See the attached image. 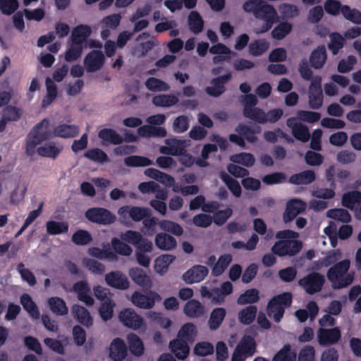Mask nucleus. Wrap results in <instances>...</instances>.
I'll return each instance as SVG.
<instances>
[{
  "mask_svg": "<svg viewBox=\"0 0 361 361\" xmlns=\"http://www.w3.org/2000/svg\"><path fill=\"white\" fill-rule=\"evenodd\" d=\"M243 9L258 20L259 24L255 27L257 34L268 31L278 18L274 7L263 0H247L243 4Z\"/></svg>",
  "mask_w": 361,
  "mask_h": 361,
  "instance_id": "obj_1",
  "label": "nucleus"
},
{
  "mask_svg": "<svg viewBox=\"0 0 361 361\" xmlns=\"http://www.w3.org/2000/svg\"><path fill=\"white\" fill-rule=\"evenodd\" d=\"M321 115L318 112L300 111L297 117L289 118L287 121L288 127L291 130L293 135L298 140L306 142L310 139V133L307 127L301 121L314 123L318 121Z\"/></svg>",
  "mask_w": 361,
  "mask_h": 361,
  "instance_id": "obj_2",
  "label": "nucleus"
},
{
  "mask_svg": "<svg viewBox=\"0 0 361 361\" xmlns=\"http://www.w3.org/2000/svg\"><path fill=\"white\" fill-rule=\"evenodd\" d=\"M350 261L345 259L329 269L326 276L334 288H343L353 283L355 274L350 271Z\"/></svg>",
  "mask_w": 361,
  "mask_h": 361,
  "instance_id": "obj_3",
  "label": "nucleus"
},
{
  "mask_svg": "<svg viewBox=\"0 0 361 361\" xmlns=\"http://www.w3.org/2000/svg\"><path fill=\"white\" fill-rule=\"evenodd\" d=\"M121 240L137 247L136 258L137 262L142 267H149L151 257L147 255L152 250V243L142 238V236L136 232L128 231L121 235Z\"/></svg>",
  "mask_w": 361,
  "mask_h": 361,
  "instance_id": "obj_4",
  "label": "nucleus"
},
{
  "mask_svg": "<svg viewBox=\"0 0 361 361\" xmlns=\"http://www.w3.org/2000/svg\"><path fill=\"white\" fill-rule=\"evenodd\" d=\"M279 240L272 247V251L279 256L294 255L302 248V243L297 233L287 230L277 234Z\"/></svg>",
  "mask_w": 361,
  "mask_h": 361,
  "instance_id": "obj_5",
  "label": "nucleus"
},
{
  "mask_svg": "<svg viewBox=\"0 0 361 361\" xmlns=\"http://www.w3.org/2000/svg\"><path fill=\"white\" fill-rule=\"evenodd\" d=\"M51 135L52 133L47 120L44 119L37 124L27 137L26 143L27 153L30 155H32L37 145L51 137Z\"/></svg>",
  "mask_w": 361,
  "mask_h": 361,
  "instance_id": "obj_6",
  "label": "nucleus"
},
{
  "mask_svg": "<svg viewBox=\"0 0 361 361\" xmlns=\"http://www.w3.org/2000/svg\"><path fill=\"white\" fill-rule=\"evenodd\" d=\"M292 295L290 293H284L271 300L268 305V314L276 322L282 318L284 309L290 305Z\"/></svg>",
  "mask_w": 361,
  "mask_h": 361,
  "instance_id": "obj_7",
  "label": "nucleus"
},
{
  "mask_svg": "<svg viewBox=\"0 0 361 361\" xmlns=\"http://www.w3.org/2000/svg\"><path fill=\"white\" fill-rule=\"evenodd\" d=\"M256 349L255 342L251 336H244L237 345L231 357V361H245L252 356Z\"/></svg>",
  "mask_w": 361,
  "mask_h": 361,
  "instance_id": "obj_8",
  "label": "nucleus"
},
{
  "mask_svg": "<svg viewBox=\"0 0 361 361\" xmlns=\"http://www.w3.org/2000/svg\"><path fill=\"white\" fill-rule=\"evenodd\" d=\"M118 318L125 326L133 330H145L146 329L142 317L132 308H126L121 310Z\"/></svg>",
  "mask_w": 361,
  "mask_h": 361,
  "instance_id": "obj_9",
  "label": "nucleus"
},
{
  "mask_svg": "<svg viewBox=\"0 0 361 361\" xmlns=\"http://www.w3.org/2000/svg\"><path fill=\"white\" fill-rule=\"evenodd\" d=\"M85 217L92 223L108 225L114 223L116 216L103 207H92L85 212Z\"/></svg>",
  "mask_w": 361,
  "mask_h": 361,
  "instance_id": "obj_10",
  "label": "nucleus"
},
{
  "mask_svg": "<svg viewBox=\"0 0 361 361\" xmlns=\"http://www.w3.org/2000/svg\"><path fill=\"white\" fill-rule=\"evenodd\" d=\"M236 131L240 136L231 134L229 137L230 140L242 147H245V141L241 136L250 142H255L257 140V134L260 133L261 128L259 126H255V128L251 129L246 126H239L236 128Z\"/></svg>",
  "mask_w": 361,
  "mask_h": 361,
  "instance_id": "obj_11",
  "label": "nucleus"
},
{
  "mask_svg": "<svg viewBox=\"0 0 361 361\" xmlns=\"http://www.w3.org/2000/svg\"><path fill=\"white\" fill-rule=\"evenodd\" d=\"M150 214L151 211L148 208L130 205L123 206L118 209V216L123 220L131 219L135 221H139L149 216Z\"/></svg>",
  "mask_w": 361,
  "mask_h": 361,
  "instance_id": "obj_12",
  "label": "nucleus"
},
{
  "mask_svg": "<svg viewBox=\"0 0 361 361\" xmlns=\"http://www.w3.org/2000/svg\"><path fill=\"white\" fill-rule=\"evenodd\" d=\"M324 276L312 273L299 281V285L309 294H314L320 291L324 283Z\"/></svg>",
  "mask_w": 361,
  "mask_h": 361,
  "instance_id": "obj_13",
  "label": "nucleus"
},
{
  "mask_svg": "<svg viewBox=\"0 0 361 361\" xmlns=\"http://www.w3.org/2000/svg\"><path fill=\"white\" fill-rule=\"evenodd\" d=\"M190 146V140L167 139L165 140V145L159 148L160 153L171 156H178L185 148Z\"/></svg>",
  "mask_w": 361,
  "mask_h": 361,
  "instance_id": "obj_14",
  "label": "nucleus"
},
{
  "mask_svg": "<svg viewBox=\"0 0 361 361\" xmlns=\"http://www.w3.org/2000/svg\"><path fill=\"white\" fill-rule=\"evenodd\" d=\"M159 300H161L160 295L154 292H151L149 295H145L135 291L130 298L131 302L141 309H151L154 306L155 302Z\"/></svg>",
  "mask_w": 361,
  "mask_h": 361,
  "instance_id": "obj_15",
  "label": "nucleus"
},
{
  "mask_svg": "<svg viewBox=\"0 0 361 361\" xmlns=\"http://www.w3.org/2000/svg\"><path fill=\"white\" fill-rule=\"evenodd\" d=\"M321 82V77H314L310 86L309 104L311 108L314 109L320 108L323 103Z\"/></svg>",
  "mask_w": 361,
  "mask_h": 361,
  "instance_id": "obj_16",
  "label": "nucleus"
},
{
  "mask_svg": "<svg viewBox=\"0 0 361 361\" xmlns=\"http://www.w3.org/2000/svg\"><path fill=\"white\" fill-rule=\"evenodd\" d=\"M306 207V202L302 200L295 198L289 200L283 214L284 223H290L297 214L305 211Z\"/></svg>",
  "mask_w": 361,
  "mask_h": 361,
  "instance_id": "obj_17",
  "label": "nucleus"
},
{
  "mask_svg": "<svg viewBox=\"0 0 361 361\" xmlns=\"http://www.w3.org/2000/svg\"><path fill=\"white\" fill-rule=\"evenodd\" d=\"M128 348L125 341L120 338H114L109 347V356L112 361H123L126 357Z\"/></svg>",
  "mask_w": 361,
  "mask_h": 361,
  "instance_id": "obj_18",
  "label": "nucleus"
},
{
  "mask_svg": "<svg viewBox=\"0 0 361 361\" xmlns=\"http://www.w3.org/2000/svg\"><path fill=\"white\" fill-rule=\"evenodd\" d=\"M104 55L100 51H92L84 59V66L88 72L99 70L104 65Z\"/></svg>",
  "mask_w": 361,
  "mask_h": 361,
  "instance_id": "obj_19",
  "label": "nucleus"
},
{
  "mask_svg": "<svg viewBox=\"0 0 361 361\" xmlns=\"http://www.w3.org/2000/svg\"><path fill=\"white\" fill-rule=\"evenodd\" d=\"M208 274V269L202 265H195L183 275V281L187 283H199Z\"/></svg>",
  "mask_w": 361,
  "mask_h": 361,
  "instance_id": "obj_20",
  "label": "nucleus"
},
{
  "mask_svg": "<svg viewBox=\"0 0 361 361\" xmlns=\"http://www.w3.org/2000/svg\"><path fill=\"white\" fill-rule=\"evenodd\" d=\"M91 33L92 29L89 25H79L72 30L71 42L87 47V39Z\"/></svg>",
  "mask_w": 361,
  "mask_h": 361,
  "instance_id": "obj_21",
  "label": "nucleus"
},
{
  "mask_svg": "<svg viewBox=\"0 0 361 361\" xmlns=\"http://www.w3.org/2000/svg\"><path fill=\"white\" fill-rule=\"evenodd\" d=\"M318 342L322 345L337 343L341 338V331L338 328L331 329H320L317 333Z\"/></svg>",
  "mask_w": 361,
  "mask_h": 361,
  "instance_id": "obj_22",
  "label": "nucleus"
},
{
  "mask_svg": "<svg viewBox=\"0 0 361 361\" xmlns=\"http://www.w3.org/2000/svg\"><path fill=\"white\" fill-rule=\"evenodd\" d=\"M325 227L324 233L329 236L331 244L335 247L337 243L338 237L341 239H346L350 237L353 233L352 227Z\"/></svg>",
  "mask_w": 361,
  "mask_h": 361,
  "instance_id": "obj_23",
  "label": "nucleus"
},
{
  "mask_svg": "<svg viewBox=\"0 0 361 361\" xmlns=\"http://www.w3.org/2000/svg\"><path fill=\"white\" fill-rule=\"evenodd\" d=\"M107 284L118 289H127L130 283L127 277L120 271H112L105 276Z\"/></svg>",
  "mask_w": 361,
  "mask_h": 361,
  "instance_id": "obj_24",
  "label": "nucleus"
},
{
  "mask_svg": "<svg viewBox=\"0 0 361 361\" xmlns=\"http://www.w3.org/2000/svg\"><path fill=\"white\" fill-rule=\"evenodd\" d=\"M183 312L189 318H198L205 314V307L200 301L190 300L184 305Z\"/></svg>",
  "mask_w": 361,
  "mask_h": 361,
  "instance_id": "obj_25",
  "label": "nucleus"
},
{
  "mask_svg": "<svg viewBox=\"0 0 361 361\" xmlns=\"http://www.w3.org/2000/svg\"><path fill=\"white\" fill-rule=\"evenodd\" d=\"M6 185H9L13 187V190L10 195V202L13 204H18L21 202L25 195L27 187L24 183L20 181H9Z\"/></svg>",
  "mask_w": 361,
  "mask_h": 361,
  "instance_id": "obj_26",
  "label": "nucleus"
},
{
  "mask_svg": "<svg viewBox=\"0 0 361 361\" xmlns=\"http://www.w3.org/2000/svg\"><path fill=\"white\" fill-rule=\"evenodd\" d=\"M128 348L130 353L136 357L142 356L145 353V345L142 339L135 334L130 333L126 337Z\"/></svg>",
  "mask_w": 361,
  "mask_h": 361,
  "instance_id": "obj_27",
  "label": "nucleus"
},
{
  "mask_svg": "<svg viewBox=\"0 0 361 361\" xmlns=\"http://www.w3.org/2000/svg\"><path fill=\"white\" fill-rule=\"evenodd\" d=\"M256 118L254 121H257L260 123H275L283 114V111L281 109H275L269 111L267 114L263 110H256Z\"/></svg>",
  "mask_w": 361,
  "mask_h": 361,
  "instance_id": "obj_28",
  "label": "nucleus"
},
{
  "mask_svg": "<svg viewBox=\"0 0 361 361\" xmlns=\"http://www.w3.org/2000/svg\"><path fill=\"white\" fill-rule=\"evenodd\" d=\"M128 274L131 279L138 286L142 288H150L152 282L151 278L145 272L137 267L131 268Z\"/></svg>",
  "mask_w": 361,
  "mask_h": 361,
  "instance_id": "obj_29",
  "label": "nucleus"
},
{
  "mask_svg": "<svg viewBox=\"0 0 361 361\" xmlns=\"http://www.w3.org/2000/svg\"><path fill=\"white\" fill-rule=\"evenodd\" d=\"M73 290L77 294L79 300L85 302L87 305H92L94 299L90 295V287L87 282L80 281L73 286Z\"/></svg>",
  "mask_w": 361,
  "mask_h": 361,
  "instance_id": "obj_30",
  "label": "nucleus"
},
{
  "mask_svg": "<svg viewBox=\"0 0 361 361\" xmlns=\"http://www.w3.org/2000/svg\"><path fill=\"white\" fill-rule=\"evenodd\" d=\"M209 51L216 55L213 59L214 63H219L221 61L231 59L235 55L233 51L221 43L212 46Z\"/></svg>",
  "mask_w": 361,
  "mask_h": 361,
  "instance_id": "obj_31",
  "label": "nucleus"
},
{
  "mask_svg": "<svg viewBox=\"0 0 361 361\" xmlns=\"http://www.w3.org/2000/svg\"><path fill=\"white\" fill-rule=\"evenodd\" d=\"M170 348L179 360L185 359L189 355L190 348L187 341L178 338L173 341L170 342Z\"/></svg>",
  "mask_w": 361,
  "mask_h": 361,
  "instance_id": "obj_32",
  "label": "nucleus"
},
{
  "mask_svg": "<svg viewBox=\"0 0 361 361\" xmlns=\"http://www.w3.org/2000/svg\"><path fill=\"white\" fill-rule=\"evenodd\" d=\"M175 259L176 257L174 255L169 254L159 256L154 260V271L159 275H164L167 272L170 264L175 260Z\"/></svg>",
  "mask_w": 361,
  "mask_h": 361,
  "instance_id": "obj_33",
  "label": "nucleus"
},
{
  "mask_svg": "<svg viewBox=\"0 0 361 361\" xmlns=\"http://www.w3.org/2000/svg\"><path fill=\"white\" fill-rule=\"evenodd\" d=\"M326 216L336 224H348L351 220L349 212L342 208L331 209L326 212Z\"/></svg>",
  "mask_w": 361,
  "mask_h": 361,
  "instance_id": "obj_34",
  "label": "nucleus"
},
{
  "mask_svg": "<svg viewBox=\"0 0 361 361\" xmlns=\"http://www.w3.org/2000/svg\"><path fill=\"white\" fill-rule=\"evenodd\" d=\"M233 292V285L229 281L223 283L220 288L213 289L212 302L221 304L224 302L225 298Z\"/></svg>",
  "mask_w": 361,
  "mask_h": 361,
  "instance_id": "obj_35",
  "label": "nucleus"
},
{
  "mask_svg": "<svg viewBox=\"0 0 361 361\" xmlns=\"http://www.w3.org/2000/svg\"><path fill=\"white\" fill-rule=\"evenodd\" d=\"M62 147L53 142H47L37 149V152L41 157L56 158L61 152Z\"/></svg>",
  "mask_w": 361,
  "mask_h": 361,
  "instance_id": "obj_36",
  "label": "nucleus"
},
{
  "mask_svg": "<svg viewBox=\"0 0 361 361\" xmlns=\"http://www.w3.org/2000/svg\"><path fill=\"white\" fill-rule=\"evenodd\" d=\"M217 207L218 205L216 202H205V198L202 195L197 196L190 202V209L191 210H195L201 207L205 212H213Z\"/></svg>",
  "mask_w": 361,
  "mask_h": 361,
  "instance_id": "obj_37",
  "label": "nucleus"
},
{
  "mask_svg": "<svg viewBox=\"0 0 361 361\" xmlns=\"http://www.w3.org/2000/svg\"><path fill=\"white\" fill-rule=\"evenodd\" d=\"M226 311L223 307L214 308L210 314L208 325L211 330H216L221 325L225 319Z\"/></svg>",
  "mask_w": 361,
  "mask_h": 361,
  "instance_id": "obj_38",
  "label": "nucleus"
},
{
  "mask_svg": "<svg viewBox=\"0 0 361 361\" xmlns=\"http://www.w3.org/2000/svg\"><path fill=\"white\" fill-rule=\"evenodd\" d=\"M99 137L102 140L103 145L120 144L123 138L115 130L109 128L102 129L98 133Z\"/></svg>",
  "mask_w": 361,
  "mask_h": 361,
  "instance_id": "obj_39",
  "label": "nucleus"
},
{
  "mask_svg": "<svg viewBox=\"0 0 361 361\" xmlns=\"http://www.w3.org/2000/svg\"><path fill=\"white\" fill-rule=\"evenodd\" d=\"M245 104H244V115L245 117L250 118L252 120H255L256 118V110H261L259 108L255 107V106L257 104V99L255 95L250 94H247L245 98Z\"/></svg>",
  "mask_w": 361,
  "mask_h": 361,
  "instance_id": "obj_40",
  "label": "nucleus"
},
{
  "mask_svg": "<svg viewBox=\"0 0 361 361\" xmlns=\"http://www.w3.org/2000/svg\"><path fill=\"white\" fill-rule=\"evenodd\" d=\"M157 246L164 250H170L176 247V240L167 233H159L155 238Z\"/></svg>",
  "mask_w": 361,
  "mask_h": 361,
  "instance_id": "obj_41",
  "label": "nucleus"
},
{
  "mask_svg": "<svg viewBox=\"0 0 361 361\" xmlns=\"http://www.w3.org/2000/svg\"><path fill=\"white\" fill-rule=\"evenodd\" d=\"M272 361H296V351L290 345H285L274 357Z\"/></svg>",
  "mask_w": 361,
  "mask_h": 361,
  "instance_id": "obj_42",
  "label": "nucleus"
},
{
  "mask_svg": "<svg viewBox=\"0 0 361 361\" xmlns=\"http://www.w3.org/2000/svg\"><path fill=\"white\" fill-rule=\"evenodd\" d=\"M137 133L142 137H149L152 136L165 137L166 130L162 127L152 126H142L137 129Z\"/></svg>",
  "mask_w": 361,
  "mask_h": 361,
  "instance_id": "obj_43",
  "label": "nucleus"
},
{
  "mask_svg": "<svg viewBox=\"0 0 361 361\" xmlns=\"http://www.w3.org/2000/svg\"><path fill=\"white\" fill-rule=\"evenodd\" d=\"M310 63L314 68H321L326 60V52L324 46L317 47L314 50L310 56Z\"/></svg>",
  "mask_w": 361,
  "mask_h": 361,
  "instance_id": "obj_44",
  "label": "nucleus"
},
{
  "mask_svg": "<svg viewBox=\"0 0 361 361\" xmlns=\"http://www.w3.org/2000/svg\"><path fill=\"white\" fill-rule=\"evenodd\" d=\"M314 179L315 174L314 171L308 170L290 176L289 182L295 185L310 184Z\"/></svg>",
  "mask_w": 361,
  "mask_h": 361,
  "instance_id": "obj_45",
  "label": "nucleus"
},
{
  "mask_svg": "<svg viewBox=\"0 0 361 361\" xmlns=\"http://www.w3.org/2000/svg\"><path fill=\"white\" fill-rule=\"evenodd\" d=\"M47 303L50 310L56 314L64 315L68 313V307L64 300L60 298H51L48 300Z\"/></svg>",
  "mask_w": 361,
  "mask_h": 361,
  "instance_id": "obj_46",
  "label": "nucleus"
},
{
  "mask_svg": "<svg viewBox=\"0 0 361 361\" xmlns=\"http://www.w3.org/2000/svg\"><path fill=\"white\" fill-rule=\"evenodd\" d=\"M361 202V192L357 191L350 192L343 195L342 204L344 207L353 210Z\"/></svg>",
  "mask_w": 361,
  "mask_h": 361,
  "instance_id": "obj_47",
  "label": "nucleus"
},
{
  "mask_svg": "<svg viewBox=\"0 0 361 361\" xmlns=\"http://www.w3.org/2000/svg\"><path fill=\"white\" fill-rule=\"evenodd\" d=\"M72 310L79 322L86 326H90L92 324V319L85 308L79 305H74Z\"/></svg>",
  "mask_w": 361,
  "mask_h": 361,
  "instance_id": "obj_48",
  "label": "nucleus"
},
{
  "mask_svg": "<svg viewBox=\"0 0 361 361\" xmlns=\"http://www.w3.org/2000/svg\"><path fill=\"white\" fill-rule=\"evenodd\" d=\"M269 46V43L265 39L255 40L249 45V52L254 56H258L266 52Z\"/></svg>",
  "mask_w": 361,
  "mask_h": 361,
  "instance_id": "obj_49",
  "label": "nucleus"
},
{
  "mask_svg": "<svg viewBox=\"0 0 361 361\" xmlns=\"http://www.w3.org/2000/svg\"><path fill=\"white\" fill-rule=\"evenodd\" d=\"M230 78V75H226L220 78H217L213 80L211 86L207 88V92L212 96H219L224 91V84Z\"/></svg>",
  "mask_w": 361,
  "mask_h": 361,
  "instance_id": "obj_50",
  "label": "nucleus"
},
{
  "mask_svg": "<svg viewBox=\"0 0 361 361\" xmlns=\"http://www.w3.org/2000/svg\"><path fill=\"white\" fill-rule=\"evenodd\" d=\"M178 99L175 95L160 94L153 97L152 102L155 106L161 107H170L175 105Z\"/></svg>",
  "mask_w": 361,
  "mask_h": 361,
  "instance_id": "obj_51",
  "label": "nucleus"
},
{
  "mask_svg": "<svg viewBox=\"0 0 361 361\" xmlns=\"http://www.w3.org/2000/svg\"><path fill=\"white\" fill-rule=\"evenodd\" d=\"M257 309L255 306H248L238 312V319L244 324H251L256 317Z\"/></svg>",
  "mask_w": 361,
  "mask_h": 361,
  "instance_id": "obj_52",
  "label": "nucleus"
},
{
  "mask_svg": "<svg viewBox=\"0 0 361 361\" xmlns=\"http://www.w3.org/2000/svg\"><path fill=\"white\" fill-rule=\"evenodd\" d=\"M230 160L233 163L241 164L246 167L252 166L255 162L254 156L250 153L246 152L232 155Z\"/></svg>",
  "mask_w": 361,
  "mask_h": 361,
  "instance_id": "obj_53",
  "label": "nucleus"
},
{
  "mask_svg": "<svg viewBox=\"0 0 361 361\" xmlns=\"http://www.w3.org/2000/svg\"><path fill=\"white\" fill-rule=\"evenodd\" d=\"M232 261V256L229 254L221 256L212 268V274L219 276L224 272Z\"/></svg>",
  "mask_w": 361,
  "mask_h": 361,
  "instance_id": "obj_54",
  "label": "nucleus"
},
{
  "mask_svg": "<svg viewBox=\"0 0 361 361\" xmlns=\"http://www.w3.org/2000/svg\"><path fill=\"white\" fill-rule=\"evenodd\" d=\"M78 133V128L75 126L62 124L58 126L54 131V134L61 137H71Z\"/></svg>",
  "mask_w": 361,
  "mask_h": 361,
  "instance_id": "obj_55",
  "label": "nucleus"
},
{
  "mask_svg": "<svg viewBox=\"0 0 361 361\" xmlns=\"http://www.w3.org/2000/svg\"><path fill=\"white\" fill-rule=\"evenodd\" d=\"M197 335V329L192 323L185 324L180 329L178 338L185 341H192Z\"/></svg>",
  "mask_w": 361,
  "mask_h": 361,
  "instance_id": "obj_56",
  "label": "nucleus"
},
{
  "mask_svg": "<svg viewBox=\"0 0 361 361\" xmlns=\"http://www.w3.org/2000/svg\"><path fill=\"white\" fill-rule=\"evenodd\" d=\"M20 302L24 309L29 313L32 318H38L39 315V310L35 303L27 294L21 296Z\"/></svg>",
  "mask_w": 361,
  "mask_h": 361,
  "instance_id": "obj_57",
  "label": "nucleus"
},
{
  "mask_svg": "<svg viewBox=\"0 0 361 361\" xmlns=\"http://www.w3.org/2000/svg\"><path fill=\"white\" fill-rule=\"evenodd\" d=\"M86 47L73 42H70V45L65 54V59L67 61H73L79 59L84 49Z\"/></svg>",
  "mask_w": 361,
  "mask_h": 361,
  "instance_id": "obj_58",
  "label": "nucleus"
},
{
  "mask_svg": "<svg viewBox=\"0 0 361 361\" xmlns=\"http://www.w3.org/2000/svg\"><path fill=\"white\" fill-rule=\"evenodd\" d=\"M145 86L149 90L153 92H166L169 90V85L167 83L153 77L146 80Z\"/></svg>",
  "mask_w": 361,
  "mask_h": 361,
  "instance_id": "obj_59",
  "label": "nucleus"
},
{
  "mask_svg": "<svg viewBox=\"0 0 361 361\" xmlns=\"http://www.w3.org/2000/svg\"><path fill=\"white\" fill-rule=\"evenodd\" d=\"M46 87L47 94L42 101L43 106L49 105L56 99L57 95L56 86L50 78L46 80Z\"/></svg>",
  "mask_w": 361,
  "mask_h": 361,
  "instance_id": "obj_60",
  "label": "nucleus"
},
{
  "mask_svg": "<svg viewBox=\"0 0 361 361\" xmlns=\"http://www.w3.org/2000/svg\"><path fill=\"white\" fill-rule=\"evenodd\" d=\"M259 300V292L257 289L252 288L247 290L244 293L241 294L238 298L239 305H246L254 303Z\"/></svg>",
  "mask_w": 361,
  "mask_h": 361,
  "instance_id": "obj_61",
  "label": "nucleus"
},
{
  "mask_svg": "<svg viewBox=\"0 0 361 361\" xmlns=\"http://www.w3.org/2000/svg\"><path fill=\"white\" fill-rule=\"evenodd\" d=\"M344 37L338 33H332L330 35V42L328 44L329 50L334 55H336L338 51L343 47Z\"/></svg>",
  "mask_w": 361,
  "mask_h": 361,
  "instance_id": "obj_62",
  "label": "nucleus"
},
{
  "mask_svg": "<svg viewBox=\"0 0 361 361\" xmlns=\"http://www.w3.org/2000/svg\"><path fill=\"white\" fill-rule=\"evenodd\" d=\"M114 306L115 303L111 299L101 302V307L99 311L103 320L106 321L112 317Z\"/></svg>",
  "mask_w": 361,
  "mask_h": 361,
  "instance_id": "obj_63",
  "label": "nucleus"
},
{
  "mask_svg": "<svg viewBox=\"0 0 361 361\" xmlns=\"http://www.w3.org/2000/svg\"><path fill=\"white\" fill-rule=\"evenodd\" d=\"M341 13L344 18L353 23L361 24V12L355 9H351L348 6H343Z\"/></svg>",
  "mask_w": 361,
  "mask_h": 361,
  "instance_id": "obj_64",
  "label": "nucleus"
}]
</instances>
